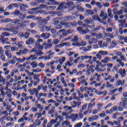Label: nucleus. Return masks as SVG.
I'll list each match as a JSON object with an SVG mask.
<instances>
[{
	"label": "nucleus",
	"instance_id": "f257e3e1",
	"mask_svg": "<svg viewBox=\"0 0 127 127\" xmlns=\"http://www.w3.org/2000/svg\"><path fill=\"white\" fill-rule=\"evenodd\" d=\"M11 22L12 23H14V24H16L18 27H26L27 26L26 24L23 23L19 19H14L12 20Z\"/></svg>",
	"mask_w": 127,
	"mask_h": 127
},
{
	"label": "nucleus",
	"instance_id": "f03ea898",
	"mask_svg": "<svg viewBox=\"0 0 127 127\" xmlns=\"http://www.w3.org/2000/svg\"><path fill=\"white\" fill-rule=\"evenodd\" d=\"M10 25H11V23L7 24L6 25V28H1V30L10 32H11V30H16V29H17V27H10V28H8L9 26H10Z\"/></svg>",
	"mask_w": 127,
	"mask_h": 127
},
{
	"label": "nucleus",
	"instance_id": "7ed1b4c3",
	"mask_svg": "<svg viewBox=\"0 0 127 127\" xmlns=\"http://www.w3.org/2000/svg\"><path fill=\"white\" fill-rule=\"evenodd\" d=\"M71 42H73V43L72 44V46H78V44H79V42L78 36H74L73 38L71 39Z\"/></svg>",
	"mask_w": 127,
	"mask_h": 127
},
{
	"label": "nucleus",
	"instance_id": "20e7f679",
	"mask_svg": "<svg viewBox=\"0 0 127 127\" xmlns=\"http://www.w3.org/2000/svg\"><path fill=\"white\" fill-rule=\"evenodd\" d=\"M32 52H34L35 54L36 55H37L38 56H41L42 55H43V54H44V53L42 52V50L41 49H38V50L35 49H32Z\"/></svg>",
	"mask_w": 127,
	"mask_h": 127
},
{
	"label": "nucleus",
	"instance_id": "39448f33",
	"mask_svg": "<svg viewBox=\"0 0 127 127\" xmlns=\"http://www.w3.org/2000/svg\"><path fill=\"white\" fill-rule=\"evenodd\" d=\"M39 10V7L33 8L31 9V10L28 12V13H29V14H37V13H38V11L37 10Z\"/></svg>",
	"mask_w": 127,
	"mask_h": 127
},
{
	"label": "nucleus",
	"instance_id": "423d86ee",
	"mask_svg": "<svg viewBox=\"0 0 127 127\" xmlns=\"http://www.w3.org/2000/svg\"><path fill=\"white\" fill-rule=\"evenodd\" d=\"M60 24H61V25H64L65 28H69V27H71V22H67L62 20L60 21Z\"/></svg>",
	"mask_w": 127,
	"mask_h": 127
},
{
	"label": "nucleus",
	"instance_id": "0eeeda50",
	"mask_svg": "<svg viewBox=\"0 0 127 127\" xmlns=\"http://www.w3.org/2000/svg\"><path fill=\"white\" fill-rule=\"evenodd\" d=\"M5 91H7L5 92V95H7V97L8 98H11V93H12L11 90L10 89H8V86L6 85L5 87Z\"/></svg>",
	"mask_w": 127,
	"mask_h": 127
},
{
	"label": "nucleus",
	"instance_id": "6e6552de",
	"mask_svg": "<svg viewBox=\"0 0 127 127\" xmlns=\"http://www.w3.org/2000/svg\"><path fill=\"white\" fill-rule=\"evenodd\" d=\"M0 40L3 44H10V43L7 41L8 38H4V37L2 35L0 36Z\"/></svg>",
	"mask_w": 127,
	"mask_h": 127
},
{
	"label": "nucleus",
	"instance_id": "1a4fd4ad",
	"mask_svg": "<svg viewBox=\"0 0 127 127\" xmlns=\"http://www.w3.org/2000/svg\"><path fill=\"white\" fill-rule=\"evenodd\" d=\"M48 0L49 1H51V2H47V4L48 5H58V4H59V2L55 1V0Z\"/></svg>",
	"mask_w": 127,
	"mask_h": 127
},
{
	"label": "nucleus",
	"instance_id": "9d476101",
	"mask_svg": "<svg viewBox=\"0 0 127 127\" xmlns=\"http://www.w3.org/2000/svg\"><path fill=\"white\" fill-rule=\"evenodd\" d=\"M5 11H6V10H4V7H0V14H1L2 12H3L5 16H8V15H9V12Z\"/></svg>",
	"mask_w": 127,
	"mask_h": 127
},
{
	"label": "nucleus",
	"instance_id": "9b49d317",
	"mask_svg": "<svg viewBox=\"0 0 127 127\" xmlns=\"http://www.w3.org/2000/svg\"><path fill=\"white\" fill-rule=\"evenodd\" d=\"M32 49H35V50H37V49H41V50H42V49H43V46H41L40 43L35 42L34 48Z\"/></svg>",
	"mask_w": 127,
	"mask_h": 127
},
{
	"label": "nucleus",
	"instance_id": "f8f14e48",
	"mask_svg": "<svg viewBox=\"0 0 127 127\" xmlns=\"http://www.w3.org/2000/svg\"><path fill=\"white\" fill-rule=\"evenodd\" d=\"M78 114H71L69 116V119H71L72 122H75L76 120L78 119Z\"/></svg>",
	"mask_w": 127,
	"mask_h": 127
},
{
	"label": "nucleus",
	"instance_id": "ddd939ff",
	"mask_svg": "<svg viewBox=\"0 0 127 127\" xmlns=\"http://www.w3.org/2000/svg\"><path fill=\"white\" fill-rule=\"evenodd\" d=\"M61 32L63 35V36H67L68 35V33L67 32V31L65 30V29H62L60 30L57 33V35H60V34H61Z\"/></svg>",
	"mask_w": 127,
	"mask_h": 127
},
{
	"label": "nucleus",
	"instance_id": "4468645a",
	"mask_svg": "<svg viewBox=\"0 0 127 127\" xmlns=\"http://www.w3.org/2000/svg\"><path fill=\"white\" fill-rule=\"evenodd\" d=\"M63 46H71V44L69 42H65L57 45V47H58V48H61V47H63Z\"/></svg>",
	"mask_w": 127,
	"mask_h": 127
},
{
	"label": "nucleus",
	"instance_id": "2eb2a0df",
	"mask_svg": "<svg viewBox=\"0 0 127 127\" xmlns=\"http://www.w3.org/2000/svg\"><path fill=\"white\" fill-rule=\"evenodd\" d=\"M64 109L65 112H68L69 114H71V113L74 112V111L72 110V107L71 106L66 105L64 107Z\"/></svg>",
	"mask_w": 127,
	"mask_h": 127
},
{
	"label": "nucleus",
	"instance_id": "dca6fc26",
	"mask_svg": "<svg viewBox=\"0 0 127 127\" xmlns=\"http://www.w3.org/2000/svg\"><path fill=\"white\" fill-rule=\"evenodd\" d=\"M27 49H24L23 50H20L18 52L16 53L17 55L20 56L21 54H27Z\"/></svg>",
	"mask_w": 127,
	"mask_h": 127
},
{
	"label": "nucleus",
	"instance_id": "f3484780",
	"mask_svg": "<svg viewBox=\"0 0 127 127\" xmlns=\"http://www.w3.org/2000/svg\"><path fill=\"white\" fill-rule=\"evenodd\" d=\"M20 9L21 11H25L26 10V8H27L28 7V5L22 3L19 4Z\"/></svg>",
	"mask_w": 127,
	"mask_h": 127
},
{
	"label": "nucleus",
	"instance_id": "a211bd4d",
	"mask_svg": "<svg viewBox=\"0 0 127 127\" xmlns=\"http://www.w3.org/2000/svg\"><path fill=\"white\" fill-rule=\"evenodd\" d=\"M34 42H35V40L32 38H30L26 41V44L30 45V44H33Z\"/></svg>",
	"mask_w": 127,
	"mask_h": 127
},
{
	"label": "nucleus",
	"instance_id": "6ab92c4d",
	"mask_svg": "<svg viewBox=\"0 0 127 127\" xmlns=\"http://www.w3.org/2000/svg\"><path fill=\"white\" fill-rule=\"evenodd\" d=\"M98 41H99V40H98V39H97L95 38H92L88 41V43L89 45H92V43H97L98 42Z\"/></svg>",
	"mask_w": 127,
	"mask_h": 127
},
{
	"label": "nucleus",
	"instance_id": "aec40b11",
	"mask_svg": "<svg viewBox=\"0 0 127 127\" xmlns=\"http://www.w3.org/2000/svg\"><path fill=\"white\" fill-rule=\"evenodd\" d=\"M98 119H99V116L98 115H94L92 117L88 118L89 122L90 123H92L93 121H97Z\"/></svg>",
	"mask_w": 127,
	"mask_h": 127
},
{
	"label": "nucleus",
	"instance_id": "412c9836",
	"mask_svg": "<svg viewBox=\"0 0 127 127\" xmlns=\"http://www.w3.org/2000/svg\"><path fill=\"white\" fill-rule=\"evenodd\" d=\"M62 17H57L53 20V24L55 25H57V24H59L60 22L59 20H62Z\"/></svg>",
	"mask_w": 127,
	"mask_h": 127
},
{
	"label": "nucleus",
	"instance_id": "4be33fe9",
	"mask_svg": "<svg viewBox=\"0 0 127 127\" xmlns=\"http://www.w3.org/2000/svg\"><path fill=\"white\" fill-rule=\"evenodd\" d=\"M15 44L16 46H17L18 48H19V49H23L24 48L23 41L18 42L17 43H15Z\"/></svg>",
	"mask_w": 127,
	"mask_h": 127
},
{
	"label": "nucleus",
	"instance_id": "5701e85b",
	"mask_svg": "<svg viewBox=\"0 0 127 127\" xmlns=\"http://www.w3.org/2000/svg\"><path fill=\"white\" fill-rule=\"evenodd\" d=\"M14 7H18V4H17L16 3H11L8 6L7 8L9 9H13Z\"/></svg>",
	"mask_w": 127,
	"mask_h": 127
},
{
	"label": "nucleus",
	"instance_id": "b1692460",
	"mask_svg": "<svg viewBox=\"0 0 127 127\" xmlns=\"http://www.w3.org/2000/svg\"><path fill=\"white\" fill-rule=\"evenodd\" d=\"M37 59V57H35V55H31L29 56V57L26 58L27 61H29V60H31V61H35V60H36Z\"/></svg>",
	"mask_w": 127,
	"mask_h": 127
},
{
	"label": "nucleus",
	"instance_id": "393cba45",
	"mask_svg": "<svg viewBox=\"0 0 127 127\" xmlns=\"http://www.w3.org/2000/svg\"><path fill=\"white\" fill-rule=\"evenodd\" d=\"M100 17H102L103 20H106L107 19V13H105L104 11L101 10V13L100 14Z\"/></svg>",
	"mask_w": 127,
	"mask_h": 127
},
{
	"label": "nucleus",
	"instance_id": "a878e982",
	"mask_svg": "<svg viewBox=\"0 0 127 127\" xmlns=\"http://www.w3.org/2000/svg\"><path fill=\"white\" fill-rule=\"evenodd\" d=\"M109 61H111V58L109 57H106L104 60H101L102 63H104V64H108L109 63Z\"/></svg>",
	"mask_w": 127,
	"mask_h": 127
},
{
	"label": "nucleus",
	"instance_id": "bb28decb",
	"mask_svg": "<svg viewBox=\"0 0 127 127\" xmlns=\"http://www.w3.org/2000/svg\"><path fill=\"white\" fill-rule=\"evenodd\" d=\"M41 37L42 38H44V39H47L50 37V34L48 33H43L41 35Z\"/></svg>",
	"mask_w": 127,
	"mask_h": 127
},
{
	"label": "nucleus",
	"instance_id": "cd10ccee",
	"mask_svg": "<svg viewBox=\"0 0 127 127\" xmlns=\"http://www.w3.org/2000/svg\"><path fill=\"white\" fill-rule=\"evenodd\" d=\"M35 95L36 97H38V90L35 88H33L32 90L31 96Z\"/></svg>",
	"mask_w": 127,
	"mask_h": 127
},
{
	"label": "nucleus",
	"instance_id": "c85d7f7f",
	"mask_svg": "<svg viewBox=\"0 0 127 127\" xmlns=\"http://www.w3.org/2000/svg\"><path fill=\"white\" fill-rule=\"evenodd\" d=\"M23 121H28V118L26 117V116H25L24 115H23L22 117L18 120V123H22Z\"/></svg>",
	"mask_w": 127,
	"mask_h": 127
},
{
	"label": "nucleus",
	"instance_id": "c756f323",
	"mask_svg": "<svg viewBox=\"0 0 127 127\" xmlns=\"http://www.w3.org/2000/svg\"><path fill=\"white\" fill-rule=\"evenodd\" d=\"M64 21H69V20H73L74 17L72 16H65L64 17Z\"/></svg>",
	"mask_w": 127,
	"mask_h": 127
},
{
	"label": "nucleus",
	"instance_id": "7c9ffc66",
	"mask_svg": "<svg viewBox=\"0 0 127 127\" xmlns=\"http://www.w3.org/2000/svg\"><path fill=\"white\" fill-rule=\"evenodd\" d=\"M72 104H74V106H73V108H77V107L79 108V107H80L82 103L80 102V101H78V102L73 101Z\"/></svg>",
	"mask_w": 127,
	"mask_h": 127
},
{
	"label": "nucleus",
	"instance_id": "2f4dec72",
	"mask_svg": "<svg viewBox=\"0 0 127 127\" xmlns=\"http://www.w3.org/2000/svg\"><path fill=\"white\" fill-rule=\"evenodd\" d=\"M80 59L82 61H84V60H86V59H89V60H91L92 59V56H82L80 57Z\"/></svg>",
	"mask_w": 127,
	"mask_h": 127
},
{
	"label": "nucleus",
	"instance_id": "473e14b6",
	"mask_svg": "<svg viewBox=\"0 0 127 127\" xmlns=\"http://www.w3.org/2000/svg\"><path fill=\"white\" fill-rule=\"evenodd\" d=\"M120 74L121 75V77H123V78L126 77V69H123L122 70V69H120L119 70Z\"/></svg>",
	"mask_w": 127,
	"mask_h": 127
},
{
	"label": "nucleus",
	"instance_id": "72a5a7b5",
	"mask_svg": "<svg viewBox=\"0 0 127 127\" xmlns=\"http://www.w3.org/2000/svg\"><path fill=\"white\" fill-rule=\"evenodd\" d=\"M72 96L73 100H76V101H81V99H80V97L77 96V94L75 92L72 93Z\"/></svg>",
	"mask_w": 127,
	"mask_h": 127
},
{
	"label": "nucleus",
	"instance_id": "f704fd0d",
	"mask_svg": "<svg viewBox=\"0 0 127 127\" xmlns=\"http://www.w3.org/2000/svg\"><path fill=\"white\" fill-rule=\"evenodd\" d=\"M63 6H64V4L63 2H62L58 7V8H57V11H58V12H61V11H62V8H63Z\"/></svg>",
	"mask_w": 127,
	"mask_h": 127
},
{
	"label": "nucleus",
	"instance_id": "c9c22d12",
	"mask_svg": "<svg viewBox=\"0 0 127 127\" xmlns=\"http://www.w3.org/2000/svg\"><path fill=\"white\" fill-rule=\"evenodd\" d=\"M64 126H65L66 127H68V126H70V121L68 120H65L62 123V127H64Z\"/></svg>",
	"mask_w": 127,
	"mask_h": 127
},
{
	"label": "nucleus",
	"instance_id": "e433bc0d",
	"mask_svg": "<svg viewBox=\"0 0 127 127\" xmlns=\"http://www.w3.org/2000/svg\"><path fill=\"white\" fill-rule=\"evenodd\" d=\"M82 27L85 28H90V29H93L95 27V25H93L92 26H91L87 24H83Z\"/></svg>",
	"mask_w": 127,
	"mask_h": 127
},
{
	"label": "nucleus",
	"instance_id": "4c0bfd02",
	"mask_svg": "<svg viewBox=\"0 0 127 127\" xmlns=\"http://www.w3.org/2000/svg\"><path fill=\"white\" fill-rule=\"evenodd\" d=\"M5 55L7 56L8 59H10V58L12 57V54L9 53V52H8V50H6L5 51Z\"/></svg>",
	"mask_w": 127,
	"mask_h": 127
},
{
	"label": "nucleus",
	"instance_id": "58836bf2",
	"mask_svg": "<svg viewBox=\"0 0 127 127\" xmlns=\"http://www.w3.org/2000/svg\"><path fill=\"white\" fill-rule=\"evenodd\" d=\"M87 44V42L85 41H81V42H79L78 44H77V46H86Z\"/></svg>",
	"mask_w": 127,
	"mask_h": 127
},
{
	"label": "nucleus",
	"instance_id": "ea45409f",
	"mask_svg": "<svg viewBox=\"0 0 127 127\" xmlns=\"http://www.w3.org/2000/svg\"><path fill=\"white\" fill-rule=\"evenodd\" d=\"M9 64H11L12 65H14L16 63V59H13V56L12 57V60H10L8 62Z\"/></svg>",
	"mask_w": 127,
	"mask_h": 127
},
{
	"label": "nucleus",
	"instance_id": "a19ab883",
	"mask_svg": "<svg viewBox=\"0 0 127 127\" xmlns=\"http://www.w3.org/2000/svg\"><path fill=\"white\" fill-rule=\"evenodd\" d=\"M31 66H32V68H37V66H38V64H37V63L36 62H32L30 64Z\"/></svg>",
	"mask_w": 127,
	"mask_h": 127
},
{
	"label": "nucleus",
	"instance_id": "79ce46f5",
	"mask_svg": "<svg viewBox=\"0 0 127 127\" xmlns=\"http://www.w3.org/2000/svg\"><path fill=\"white\" fill-rule=\"evenodd\" d=\"M42 28H44V29H46V31H50V29H51V26H46L43 25L42 26Z\"/></svg>",
	"mask_w": 127,
	"mask_h": 127
},
{
	"label": "nucleus",
	"instance_id": "37998d69",
	"mask_svg": "<svg viewBox=\"0 0 127 127\" xmlns=\"http://www.w3.org/2000/svg\"><path fill=\"white\" fill-rule=\"evenodd\" d=\"M103 107H104V105L102 103H99L97 104V110H98V111H99L100 112L102 108H103Z\"/></svg>",
	"mask_w": 127,
	"mask_h": 127
},
{
	"label": "nucleus",
	"instance_id": "c03bdc74",
	"mask_svg": "<svg viewBox=\"0 0 127 127\" xmlns=\"http://www.w3.org/2000/svg\"><path fill=\"white\" fill-rule=\"evenodd\" d=\"M95 106H96V102H94L93 103H89L88 106V110H90V109H92V108H93V107Z\"/></svg>",
	"mask_w": 127,
	"mask_h": 127
},
{
	"label": "nucleus",
	"instance_id": "a18cd8bd",
	"mask_svg": "<svg viewBox=\"0 0 127 127\" xmlns=\"http://www.w3.org/2000/svg\"><path fill=\"white\" fill-rule=\"evenodd\" d=\"M0 82H2L3 85H5V79L3 78V76L1 75H0Z\"/></svg>",
	"mask_w": 127,
	"mask_h": 127
},
{
	"label": "nucleus",
	"instance_id": "49530a36",
	"mask_svg": "<svg viewBox=\"0 0 127 127\" xmlns=\"http://www.w3.org/2000/svg\"><path fill=\"white\" fill-rule=\"evenodd\" d=\"M90 30L88 28L84 29L81 31V34H86V33H89Z\"/></svg>",
	"mask_w": 127,
	"mask_h": 127
},
{
	"label": "nucleus",
	"instance_id": "de8ad7c7",
	"mask_svg": "<svg viewBox=\"0 0 127 127\" xmlns=\"http://www.w3.org/2000/svg\"><path fill=\"white\" fill-rule=\"evenodd\" d=\"M12 14L14 15H18L19 14H22V13H20V11H19V10L18 9L15 10V11L12 12Z\"/></svg>",
	"mask_w": 127,
	"mask_h": 127
},
{
	"label": "nucleus",
	"instance_id": "09e8293b",
	"mask_svg": "<svg viewBox=\"0 0 127 127\" xmlns=\"http://www.w3.org/2000/svg\"><path fill=\"white\" fill-rule=\"evenodd\" d=\"M55 8H56V6H47L46 9H47V10H53V9H55Z\"/></svg>",
	"mask_w": 127,
	"mask_h": 127
},
{
	"label": "nucleus",
	"instance_id": "8fccbe9b",
	"mask_svg": "<svg viewBox=\"0 0 127 127\" xmlns=\"http://www.w3.org/2000/svg\"><path fill=\"white\" fill-rule=\"evenodd\" d=\"M87 104L83 105V106L81 107V109H80L79 111L80 113H83V112H84V110H86V109H87Z\"/></svg>",
	"mask_w": 127,
	"mask_h": 127
},
{
	"label": "nucleus",
	"instance_id": "3c124183",
	"mask_svg": "<svg viewBox=\"0 0 127 127\" xmlns=\"http://www.w3.org/2000/svg\"><path fill=\"white\" fill-rule=\"evenodd\" d=\"M92 18L95 20H98L99 22H100V21H101V19L100 18V17H99V16L98 15H93L92 16Z\"/></svg>",
	"mask_w": 127,
	"mask_h": 127
},
{
	"label": "nucleus",
	"instance_id": "603ef678",
	"mask_svg": "<svg viewBox=\"0 0 127 127\" xmlns=\"http://www.w3.org/2000/svg\"><path fill=\"white\" fill-rule=\"evenodd\" d=\"M98 53L101 55H108V54H109V52L103 51H100L98 52Z\"/></svg>",
	"mask_w": 127,
	"mask_h": 127
},
{
	"label": "nucleus",
	"instance_id": "864d4df0",
	"mask_svg": "<svg viewBox=\"0 0 127 127\" xmlns=\"http://www.w3.org/2000/svg\"><path fill=\"white\" fill-rule=\"evenodd\" d=\"M108 16H109V17H111L113 18V14H112V9L111 8H109L108 9Z\"/></svg>",
	"mask_w": 127,
	"mask_h": 127
},
{
	"label": "nucleus",
	"instance_id": "5fc2aeb1",
	"mask_svg": "<svg viewBox=\"0 0 127 127\" xmlns=\"http://www.w3.org/2000/svg\"><path fill=\"white\" fill-rule=\"evenodd\" d=\"M27 30L29 32H31L32 34H37V31L35 30H31V29H28Z\"/></svg>",
	"mask_w": 127,
	"mask_h": 127
},
{
	"label": "nucleus",
	"instance_id": "6e6d98bb",
	"mask_svg": "<svg viewBox=\"0 0 127 127\" xmlns=\"http://www.w3.org/2000/svg\"><path fill=\"white\" fill-rule=\"evenodd\" d=\"M29 35H30V33L26 32L24 34V37L25 39H27L29 37Z\"/></svg>",
	"mask_w": 127,
	"mask_h": 127
},
{
	"label": "nucleus",
	"instance_id": "4d7b16f0",
	"mask_svg": "<svg viewBox=\"0 0 127 127\" xmlns=\"http://www.w3.org/2000/svg\"><path fill=\"white\" fill-rule=\"evenodd\" d=\"M74 4L73 1H68L65 3V5H67V6H72Z\"/></svg>",
	"mask_w": 127,
	"mask_h": 127
},
{
	"label": "nucleus",
	"instance_id": "13d9d810",
	"mask_svg": "<svg viewBox=\"0 0 127 127\" xmlns=\"http://www.w3.org/2000/svg\"><path fill=\"white\" fill-rule=\"evenodd\" d=\"M87 13H88V14H90V15H93V14H94V11L93 10L88 9L86 10Z\"/></svg>",
	"mask_w": 127,
	"mask_h": 127
},
{
	"label": "nucleus",
	"instance_id": "bf43d9fd",
	"mask_svg": "<svg viewBox=\"0 0 127 127\" xmlns=\"http://www.w3.org/2000/svg\"><path fill=\"white\" fill-rule=\"evenodd\" d=\"M76 26H77V22H70V27H76Z\"/></svg>",
	"mask_w": 127,
	"mask_h": 127
},
{
	"label": "nucleus",
	"instance_id": "052dcab7",
	"mask_svg": "<svg viewBox=\"0 0 127 127\" xmlns=\"http://www.w3.org/2000/svg\"><path fill=\"white\" fill-rule=\"evenodd\" d=\"M2 36H10V34L8 32H3L1 34V35Z\"/></svg>",
	"mask_w": 127,
	"mask_h": 127
},
{
	"label": "nucleus",
	"instance_id": "680f3d73",
	"mask_svg": "<svg viewBox=\"0 0 127 127\" xmlns=\"http://www.w3.org/2000/svg\"><path fill=\"white\" fill-rule=\"evenodd\" d=\"M116 14L120 15V14H124V10L123 9H120V10L116 12Z\"/></svg>",
	"mask_w": 127,
	"mask_h": 127
},
{
	"label": "nucleus",
	"instance_id": "e2e57ef3",
	"mask_svg": "<svg viewBox=\"0 0 127 127\" xmlns=\"http://www.w3.org/2000/svg\"><path fill=\"white\" fill-rule=\"evenodd\" d=\"M84 22H85V23H86L87 24H92V23H93V21L91 20L86 19L84 21Z\"/></svg>",
	"mask_w": 127,
	"mask_h": 127
},
{
	"label": "nucleus",
	"instance_id": "0e129e2a",
	"mask_svg": "<svg viewBox=\"0 0 127 127\" xmlns=\"http://www.w3.org/2000/svg\"><path fill=\"white\" fill-rule=\"evenodd\" d=\"M38 66L40 67L41 69H43V68L45 67V64H43V63H39L38 64Z\"/></svg>",
	"mask_w": 127,
	"mask_h": 127
},
{
	"label": "nucleus",
	"instance_id": "69168bd1",
	"mask_svg": "<svg viewBox=\"0 0 127 127\" xmlns=\"http://www.w3.org/2000/svg\"><path fill=\"white\" fill-rule=\"evenodd\" d=\"M95 77H96V80L97 81H100V78L101 77V75L100 74H98V73H96L95 74Z\"/></svg>",
	"mask_w": 127,
	"mask_h": 127
},
{
	"label": "nucleus",
	"instance_id": "338daca9",
	"mask_svg": "<svg viewBox=\"0 0 127 127\" xmlns=\"http://www.w3.org/2000/svg\"><path fill=\"white\" fill-rule=\"evenodd\" d=\"M82 126H83V123L80 122V123H78L76 124H75L73 127H81Z\"/></svg>",
	"mask_w": 127,
	"mask_h": 127
},
{
	"label": "nucleus",
	"instance_id": "774afa93",
	"mask_svg": "<svg viewBox=\"0 0 127 127\" xmlns=\"http://www.w3.org/2000/svg\"><path fill=\"white\" fill-rule=\"evenodd\" d=\"M117 45V42L116 40H114L112 43H111V46H112V47H115Z\"/></svg>",
	"mask_w": 127,
	"mask_h": 127
}]
</instances>
